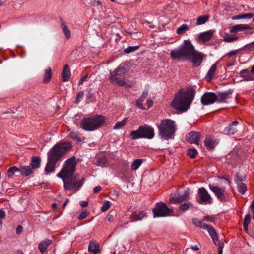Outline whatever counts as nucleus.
<instances>
[{"instance_id":"f257e3e1","label":"nucleus","mask_w":254,"mask_h":254,"mask_svg":"<svg viewBox=\"0 0 254 254\" xmlns=\"http://www.w3.org/2000/svg\"><path fill=\"white\" fill-rule=\"evenodd\" d=\"M75 157H72L67 159L57 176L61 178L64 183L65 190H74L77 191L83 185L84 178L78 180L79 175L74 174L76 170Z\"/></svg>"},{"instance_id":"f03ea898","label":"nucleus","mask_w":254,"mask_h":254,"mask_svg":"<svg viewBox=\"0 0 254 254\" xmlns=\"http://www.w3.org/2000/svg\"><path fill=\"white\" fill-rule=\"evenodd\" d=\"M204 54L197 51L191 42L184 40L178 48L170 52V57L173 60H187L192 62L194 66H199L202 62Z\"/></svg>"},{"instance_id":"7ed1b4c3","label":"nucleus","mask_w":254,"mask_h":254,"mask_svg":"<svg viewBox=\"0 0 254 254\" xmlns=\"http://www.w3.org/2000/svg\"><path fill=\"white\" fill-rule=\"evenodd\" d=\"M72 148V144L69 141L60 142L55 144L48 152L45 172L47 173L54 172L56 163Z\"/></svg>"},{"instance_id":"20e7f679","label":"nucleus","mask_w":254,"mask_h":254,"mask_svg":"<svg viewBox=\"0 0 254 254\" xmlns=\"http://www.w3.org/2000/svg\"><path fill=\"white\" fill-rule=\"evenodd\" d=\"M194 98L193 91L190 89H181L174 95L171 102L172 107L182 112L187 111Z\"/></svg>"},{"instance_id":"39448f33","label":"nucleus","mask_w":254,"mask_h":254,"mask_svg":"<svg viewBox=\"0 0 254 254\" xmlns=\"http://www.w3.org/2000/svg\"><path fill=\"white\" fill-rule=\"evenodd\" d=\"M105 120V117L100 115L85 117L80 121V127L86 131H94L104 125Z\"/></svg>"},{"instance_id":"423d86ee","label":"nucleus","mask_w":254,"mask_h":254,"mask_svg":"<svg viewBox=\"0 0 254 254\" xmlns=\"http://www.w3.org/2000/svg\"><path fill=\"white\" fill-rule=\"evenodd\" d=\"M158 134L161 138L165 140L172 139L176 131L175 122L171 119H164L157 126Z\"/></svg>"},{"instance_id":"0eeeda50","label":"nucleus","mask_w":254,"mask_h":254,"mask_svg":"<svg viewBox=\"0 0 254 254\" xmlns=\"http://www.w3.org/2000/svg\"><path fill=\"white\" fill-rule=\"evenodd\" d=\"M126 74V69L120 66L113 71L110 72L109 79L112 83H116L120 86L125 85L124 78Z\"/></svg>"},{"instance_id":"6e6552de","label":"nucleus","mask_w":254,"mask_h":254,"mask_svg":"<svg viewBox=\"0 0 254 254\" xmlns=\"http://www.w3.org/2000/svg\"><path fill=\"white\" fill-rule=\"evenodd\" d=\"M152 211L154 217H165L170 215L173 212L172 209H169L165 203L162 202L157 203Z\"/></svg>"},{"instance_id":"1a4fd4ad","label":"nucleus","mask_w":254,"mask_h":254,"mask_svg":"<svg viewBox=\"0 0 254 254\" xmlns=\"http://www.w3.org/2000/svg\"><path fill=\"white\" fill-rule=\"evenodd\" d=\"M139 131L141 133L142 138L152 139L155 135L153 128L148 125L139 127Z\"/></svg>"},{"instance_id":"9d476101","label":"nucleus","mask_w":254,"mask_h":254,"mask_svg":"<svg viewBox=\"0 0 254 254\" xmlns=\"http://www.w3.org/2000/svg\"><path fill=\"white\" fill-rule=\"evenodd\" d=\"M208 187L218 199L221 201H226V197L225 195L226 189L225 187H219L218 186H212L211 184H209Z\"/></svg>"},{"instance_id":"9b49d317","label":"nucleus","mask_w":254,"mask_h":254,"mask_svg":"<svg viewBox=\"0 0 254 254\" xmlns=\"http://www.w3.org/2000/svg\"><path fill=\"white\" fill-rule=\"evenodd\" d=\"M198 194L199 197L198 201L200 204L211 203V197L205 188H200L198 190Z\"/></svg>"},{"instance_id":"f8f14e48","label":"nucleus","mask_w":254,"mask_h":254,"mask_svg":"<svg viewBox=\"0 0 254 254\" xmlns=\"http://www.w3.org/2000/svg\"><path fill=\"white\" fill-rule=\"evenodd\" d=\"M217 96L214 93L207 92L201 97V101L203 105H207L213 104L217 101Z\"/></svg>"},{"instance_id":"ddd939ff","label":"nucleus","mask_w":254,"mask_h":254,"mask_svg":"<svg viewBox=\"0 0 254 254\" xmlns=\"http://www.w3.org/2000/svg\"><path fill=\"white\" fill-rule=\"evenodd\" d=\"M240 76L245 81H250L254 80V65L251 67L250 71L248 69H243L240 72Z\"/></svg>"},{"instance_id":"4468645a","label":"nucleus","mask_w":254,"mask_h":254,"mask_svg":"<svg viewBox=\"0 0 254 254\" xmlns=\"http://www.w3.org/2000/svg\"><path fill=\"white\" fill-rule=\"evenodd\" d=\"M200 135V133L198 132L191 131L186 135V140L190 143L198 145Z\"/></svg>"},{"instance_id":"2eb2a0df","label":"nucleus","mask_w":254,"mask_h":254,"mask_svg":"<svg viewBox=\"0 0 254 254\" xmlns=\"http://www.w3.org/2000/svg\"><path fill=\"white\" fill-rule=\"evenodd\" d=\"M189 196V191L186 190L182 195H175L170 199V201L174 203H181L183 201L187 200Z\"/></svg>"},{"instance_id":"dca6fc26","label":"nucleus","mask_w":254,"mask_h":254,"mask_svg":"<svg viewBox=\"0 0 254 254\" xmlns=\"http://www.w3.org/2000/svg\"><path fill=\"white\" fill-rule=\"evenodd\" d=\"M232 91H227L223 93H219L217 96V101L218 102H228L229 100L232 98Z\"/></svg>"},{"instance_id":"f3484780","label":"nucleus","mask_w":254,"mask_h":254,"mask_svg":"<svg viewBox=\"0 0 254 254\" xmlns=\"http://www.w3.org/2000/svg\"><path fill=\"white\" fill-rule=\"evenodd\" d=\"M218 144L216 140L211 136H207L204 140L205 147L210 150L214 149Z\"/></svg>"},{"instance_id":"a211bd4d","label":"nucleus","mask_w":254,"mask_h":254,"mask_svg":"<svg viewBox=\"0 0 254 254\" xmlns=\"http://www.w3.org/2000/svg\"><path fill=\"white\" fill-rule=\"evenodd\" d=\"M204 229H206L207 230L209 234L212 238L214 243L216 245H218L220 244V243H219L218 241L216 232L215 229L212 227V226H211L210 225H207L206 226H205Z\"/></svg>"},{"instance_id":"6ab92c4d","label":"nucleus","mask_w":254,"mask_h":254,"mask_svg":"<svg viewBox=\"0 0 254 254\" xmlns=\"http://www.w3.org/2000/svg\"><path fill=\"white\" fill-rule=\"evenodd\" d=\"M88 251L94 254H97L101 252L99 244L96 241H90L88 246Z\"/></svg>"},{"instance_id":"aec40b11","label":"nucleus","mask_w":254,"mask_h":254,"mask_svg":"<svg viewBox=\"0 0 254 254\" xmlns=\"http://www.w3.org/2000/svg\"><path fill=\"white\" fill-rule=\"evenodd\" d=\"M239 122L237 121L233 122L231 125L226 127L224 129V132L227 135H233L237 131V129L235 126L238 124Z\"/></svg>"},{"instance_id":"412c9836","label":"nucleus","mask_w":254,"mask_h":254,"mask_svg":"<svg viewBox=\"0 0 254 254\" xmlns=\"http://www.w3.org/2000/svg\"><path fill=\"white\" fill-rule=\"evenodd\" d=\"M214 34V31L209 30L200 33L198 36V39L203 42L209 41L212 37Z\"/></svg>"},{"instance_id":"4be33fe9","label":"nucleus","mask_w":254,"mask_h":254,"mask_svg":"<svg viewBox=\"0 0 254 254\" xmlns=\"http://www.w3.org/2000/svg\"><path fill=\"white\" fill-rule=\"evenodd\" d=\"M146 214L143 211H135L132 213L130 216V222L141 220L145 216Z\"/></svg>"},{"instance_id":"5701e85b","label":"nucleus","mask_w":254,"mask_h":254,"mask_svg":"<svg viewBox=\"0 0 254 254\" xmlns=\"http://www.w3.org/2000/svg\"><path fill=\"white\" fill-rule=\"evenodd\" d=\"M52 242V240L50 239H46L41 241L38 246L40 251L42 253L45 252L47 250L48 247L51 244Z\"/></svg>"},{"instance_id":"b1692460","label":"nucleus","mask_w":254,"mask_h":254,"mask_svg":"<svg viewBox=\"0 0 254 254\" xmlns=\"http://www.w3.org/2000/svg\"><path fill=\"white\" fill-rule=\"evenodd\" d=\"M19 171L21 175L28 176L33 172V169L31 166H23L19 168Z\"/></svg>"},{"instance_id":"393cba45","label":"nucleus","mask_w":254,"mask_h":254,"mask_svg":"<svg viewBox=\"0 0 254 254\" xmlns=\"http://www.w3.org/2000/svg\"><path fill=\"white\" fill-rule=\"evenodd\" d=\"M70 72L68 64H65L64 66L62 72V78L64 82L67 81L70 77Z\"/></svg>"},{"instance_id":"a878e982","label":"nucleus","mask_w":254,"mask_h":254,"mask_svg":"<svg viewBox=\"0 0 254 254\" xmlns=\"http://www.w3.org/2000/svg\"><path fill=\"white\" fill-rule=\"evenodd\" d=\"M41 163V159L38 156H33L32 158L30 165L31 167L33 169H36L40 167Z\"/></svg>"},{"instance_id":"bb28decb","label":"nucleus","mask_w":254,"mask_h":254,"mask_svg":"<svg viewBox=\"0 0 254 254\" xmlns=\"http://www.w3.org/2000/svg\"><path fill=\"white\" fill-rule=\"evenodd\" d=\"M238 191L242 194H244L247 190L246 185L242 182V180H238L236 182Z\"/></svg>"},{"instance_id":"cd10ccee","label":"nucleus","mask_w":254,"mask_h":254,"mask_svg":"<svg viewBox=\"0 0 254 254\" xmlns=\"http://www.w3.org/2000/svg\"><path fill=\"white\" fill-rule=\"evenodd\" d=\"M61 28L64 31L66 38L67 39L70 38L71 37L70 30L68 29L67 25L63 20L62 21Z\"/></svg>"},{"instance_id":"c85d7f7f","label":"nucleus","mask_w":254,"mask_h":254,"mask_svg":"<svg viewBox=\"0 0 254 254\" xmlns=\"http://www.w3.org/2000/svg\"><path fill=\"white\" fill-rule=\"evenodd\" d=\"M217 68V63H215L213 64L210 69L208 70L207 75H206V78L208 79L209 80H210L212 79V77H213L215 72L216 71Z\"/></svg>"},{"instance_id":"c756f323","label":"nucleus","mask_w":254,"mask_h":254,"mask_svg":"<svg viewBox=\"0 0 254 254\" xmlns=\"http://www.w3.org/2000/svg\"><path fill=\"white\" fill-rule=\"evenodd\" d=\"M254 16L253 13H246L238 15L232 17L233 20H238L241 19H251Z\"/></svg>"},{"instance_id":"7c9ffc66","label":"nucleus","mask_w":254,"mask_h":254,"mask_svg":"<svg viewBox=\"0 0 254 254\" xmlns=\"http://www.w3.org/2000/svg\"><path fill=\"white\" fill-rule=\"evenodd\" d=\"M127 120L128 118H125L122 121L117 122L114 126L113 129L117 130L122 128L126 124Z\"/></svg>"},{"instance_id":"2f4dec72","label":"nucleus","mask_w":254,"mask_h":254,"mask_svg":"<svg viewBox=\"0 0 254 254\" xmlns=\"http://www.w3.org/2000/svg\"><path fill=\"white\" fill-rule=\"evenodd\" d=\"M246 28V25L245 24H238L233 26L231 30V33H234L240 31H243L245 30Z\"/></svg>"},{"instance_id":"473e14b6","label":"nucleus","mask_w":254,"mask_h":254,"mask_svg":"<svg viewBox=\"0 0 254 254\" xmlns=\"http://www.w3.org/2000/svg\"><path fill=\"white\" fill-rule=\"evenodd\" d=\"M51 78V69L48 68L45 70L43 82L45 83H48Z\"/></svg>"},{"instance_id":"72a5a7b5","label":"nucleus","mask_w":254,"mask_h":254,"mask_svg":"<svg viewBox=\"0 0 254 254\" xmlns=\"http://www.w3.org/2000/svg\"><path fill=\"white\" fill-rule=\"evenodd\" d=\"M209 16L208 15L199 16L197 19L196 24L197 25H202L205 23L209 19Z\"/></svg>"},{"instance_id":"f704fd0d","label":"nucleus","mask_w":254,"mask_h":254,"mask_svg":"<svg viewBox=\"0 0 254 254\" xmlns=\"http://www.w3.org/2000/svg\"><path fill=\"white\" fill-rule=\"evenodd\" d=\"M143 161L141 159L135 160L131 164V168L132 170H137L141 165Z\"/></svg>"},{"instance_id":"c9c22d12","label":"nucleus","mask_w":254,"mask_h":254,"mask_svg":"<svg viewBox=\"0 0 254 254\" xmlns=\"http://www.w3.org/2000/svg\"><path fill=\"white\" fill-rule=\"evenodd\" d=\"M130 135L132 140H135L138 138H142V137H141V133L139 131V128L137 130L131 131L130 133Z\"/></svg>"},{"instance_id":"e433bc0d","label":"nucleus","mask_w":254,"mask_h":254,"mask_svg":"<svg viewBox=\"0 0 254 254\" xmlns=\"http://www.w3.org/2000/svg\"><path fill=\"white\" fill-rule=\"evenodd\" d=\"M107 162V159L106 157H102L99 158L95 162V164L97 166H104Z\"/></svg>"},{"instance_id":"4c0bfd02","label":"nucleus","mask_w":254,"mask_h":254,"mask_svg":"<svg viewBox=\"0 0 254 254\" xmlns=\"http://www.w3.org/2000/svg\"><path fill=\"white\" fill-rule=\"evenodd\" d=\"M69 136L71 138L76 140L77 141H78L79 142H81L82 141L81 136L78 132H71L69 133Z\"/></svg>"},{"instance_id":"58836bf2","label":"nucleus","mask_w":254,"mask_h":254,"mask_svg":"<svg viewBox=\"0 0 254 254\" xmlns=\"http://www.w3.org/2000/svg\"><path fill=\"white\" fill-rule=\"evenodd\" d=\"M15 172H19V168L16 166H13L9 168L7 171V175L9 178H11Z\"/></svg>"},{"instance_id":"ea45409f","label":"nucleus","mask_w":254,"mask_h":254,"mask_svg":"<svg viewBox=\"0 0 254 254\" xmlns=\"http://www.w3.org/2000/svg\"><path fill=\"white\" fill-rule=\"evenodd\" d=\"M188 29V26L186 24H183L177 29L176 32L178 34H182Z\"/></svg>"},{"instance_id":"a19ab883","label":"nucleus","mask_w":254,"mask_h":254,"mask_svg":"<svg viewBox=\"0 0 254 254\" xmlns=\"http://www.w3.org/2000/svg\"><path fill=\"white\" fill-rule=\"evenodd\" d=\"M139 46H129L127 48L125 49L124 52L127 54H129L139 49Z\"/></svg>"},{"instance_id":"79ce46f5","label":"nucleus","mask_w":254,"mask_h":254,"mask_svg":"<svg viewBox=\"0 0 254 254\" xmlns=\"http://www.w3.org/2000/svg\"><path fill=\"white\" fill-rule=\"evenodd\" d=\"M111 203L109 201H105L101 208V211L103 212L107 211L111 207Z\"/></svg>"},{"instance_id":"37998d69","label":"nucleus","mask_w":254,"mask_h":254,"mask_svg":"<svg viewBox=\"0 0 254 254\" xmlns=\"http://www.w3.org/2000/svg\"><path fill=\"white\" fill-rule=\"evenodd\" d=\"M191 206H192V204L190 202H188L180 205L179 209L182 212H184L188 210Z\"/></svg>"},{"instance_id":"c03bdc74","label":"nucleus","mask_w":254,"mask_h":254,"mask_svg":"<svg viewBox=\"0 0 254 254\" xmlns=\"http://www.w3.org/2000/svg\"><path fill=\"white\" fill-rule=\"evenodd\" d=\"M239 37L236 36H228L223 38V41L226 42L231 43L233 41H236L238 39Z\"/></svg>"},{"instance_id":"a18cd8bd","label":"nucleus","mask_w":254,"mask_h":254,"mask_svg":"<svg viewBox=\"0 0 254 254\" xmlns=\"http://www.w3.org/2000/svg\"><path fill=\"white\" fill-rule=\"evenodd\" d=\"M198 153V152L195 149H190L188 151V155L191 158H194L196 157V155Z\"/></svg>"},{"instance_id":"49530a36","label":"nucleus","mask_w":254,"mask_h":254,"mask_svg":"<svg viewBox=\"0 0 254 254\" xmlns=\"http://www.w3.org/2000/svg\"><path fill=\"white\" fill-rule=\"evenodd\" d=\"M194 224L197 227H199L200 228H201L202 229H205V226H206L207 224L204 223L203 222L198 220H194Z\"/></svg>"},{"instance_id":"de8ad7c7","label":"nucleus","mask_w":254,"mask_h":254,"mask_svg":"<svg viewBox=\"0 0 254 254\" xmlns=\"http://www.w3.org/2000/svg\"><path fill=\"white\" fill-rule=\"evenodd\" d=\"M143 102V100L140 99H138L136 102V106L140 109L142 110H145L146 108H144L142 106V102Z\"/></svg>"},{"instance_id":"09e8293b","label":"nucleus","mask_w":254,"mask_h":254,"mask_svg":"<svg viewBox=\"0 0 254 254\" xmlns=\"http://www.w3.org/2000/svg\"><path fill=\"white\" fill-rule=\"evenodd\" d=\"M83 96H84V93L83 92H79L77 94V95L76 96V103H78V102H79L81 101V100L83 98Z\"/></svg>"},{"instance_id":"8fccbe9b","label":"nucleus","mask_w":254,"mask_h":254,"mask_svg":"<svg viewBox=\"0 0 254 254\" xmlns=\"http://www.w3.org/2000/svg\"><path fill=\"white\" fill-rule=\"evenodd\" d=\"M245 30H246V34H253L254 33V28L252 27L248 26V25H246V28Z\"/></svg>"},{"instance_id":"3c124183","label":"nucleus","mask_w":254,"mask_h":254,"mask_svg":"<svg viewBox=\"0 0 254 254\" xmlns=\"http://www.w3.org/2000/svg\"><path fill=\"white\" fill-rule=\"evenodd\" d=\"M88 215V213L86 211H84L82 212L78 216V219L79 220H81L84 218H85Z\"/></svg>"},{"instance_id":"603ef678","label":"nucleus","mask_w":254,"mask_h":254,"mask_svg":"<svg viewBox=\"0 0 254 254\" xmlns=\"http://www.w3.org/2000/svg\"><path fill=\"white\" fill-rule=\"evenodd\" d=\"M251 216L250 214H247L245 215L244 220V223L245 224H249L251 222Z\"/></svg>"},{"instance_id":"864d4df0","label":"nucleus","mask_w":254,"mask_h":254,"mask_svg":"<svg viewBox=\"0 0 254 254\" xmlns=\"http://www.w3.org/2000/svg\"><path fill=\"white\" fill-rule=\"evenodd\" d=\"M214 217L210 216H205L204 217L203 220L204 221H208L211 222H213L214 221Z\"/></svg>"},{"instance_id":"5fc2aeb1","label":"nucleus","mask_w":254,"mask_h":254,"mask_svg":"<svg viewBox=\"0 0 254 254\" xmlns=\"http://www.w3.org/2000/svg\"><path fill=\"white\" fill-rule=\"evenodd\" d=\"M12 113H14V112L11 110H8L6 111V112H4L3 113V115L7 114H9L10 115H8L7 116L5 117L4 118H11V117H14L13 116L11 115Z\"/></svg>"},{"instance_id":"6e6d98bb","label":"nucleus","mask_w":254,"mask_h":254,"mask_svg":"<svg viewBox=\"0 0 254 254\" xmlns=\"http://www.w3.org/2000/svg\"><path fill=\"white\" fill-rule=\"evenodd\" d=\"M148 95V92L147 91H144L140 98L139 99H142V100H144V99L147 97Z\"/></svg>"},{"instance_id":"4d7b16f0","label":"nucleus","mask_w":254,"mask_h":254,"mask_svg":"<svg viewBox=\"0 0 254 254\" xmlns=\"http://www.w3.org/2000/svg\"><path fill=\"white\" fill-rule=\"evenodd\" d=\"M101 189L102 188L100 186H96L94 188L93 192L94 193L96 194L99 192L101 190Z\"/></svg>"},{"instance_id":"13d9d810","label":"nucleus","mask_w":254,"mask_h":254,"mask_svg":"<svg viewBox=\"0 0 254 254\" xmlns=\"http://www.w3.org/2000/svg\"><path fill=\"white\" fill-rule=\"evenodd\" d=\"M238 51H239V50H234V51H230V52H229L228 53V56L229 57H232L234 55H235Z\"/></svg>"},{"instance_id":"bf43d9fd","label":"nucleus","mask_w":254,"mask_h":254,"mask_svg":"<svg viewBox=\"0 0 254 254\" xmlns=\"http://www.w3.org/2000/svg\"><path fill=\"white\" fill-rule=\"evenodd\" d=\"M88 202L86 201H82L80 202V205L82 207H86L88 206Z\"/></svg>"},{"instance_id":"052dcab7","label":"nucleus","mask_w":254,"mask_h":254,"mask_svg":"<svg viewBox=\"0 0 254 254\" xmlns=\"http://www.w3.org/2000/svg\"><path fill=\"white\" fill-rule=\"evenodd\" d=\"M146 103L147 105V109H148L152 106L153 102L151 99H148L146 101Z\"/></svg>"},{"instance_id":"680f3d73","label":"nucleus","mask_w":254,"mask_h":254,"mask_svg":"<svg viewBox=\"0 0 254 254\" xmlns=\"http://www.w3.org/2000/svg\"><path fill=\"white\" fill-rule=\"evenodd\" d=\"M218 247V254H223V244H219Z\"/></svg>"},{"instance_id":"e2e57ef3","label":"nucleus","mask_w":254,"mask_h":254,"mask_svg":"<svg viewBox=\"0 0 254 254\" xmlns=\"http://www.w3.org/2000/svg\"><path fill=\"white\" fill-rule=\"evenodd\" d=\"M245 47H247L250 50L254 49V41L249 44L246 45Z\"/></svg>"},{"instance_id":"0e129e2a","label":"nucleus","mask_w":254,"mask_h":254,"mask_svg":"<svg viewBox=\"0 0 254 254\" xmlns=\"http://www.w3.org/2000/svg\"><path fill=\"white\" fill-rule=\"evenodd\" d=\"M23 227L21 225H18L16 228V233L20 234L22 231Z\"/></svg>"},{"instance_id":"69168bd1","label":"nucleus","mask_w":254,"mask_h":254,"mask_svg":"<svg viewBox=\"0 0 254 254\" xmlns=\"http://www.w3.org/2000/svg\"><path fill=\"white\" fill-rule=\"evenodd\" d=\"M5 217V212L1 209H0V219H3Z\"/></svg>"},{"instance_id":"338daca9","label":"nucleus","mask_w":254,"mask_h":254,"mask_svg":"<svg viewBox=\"0 0 254 254\" xmlns=\"http://www.w3.org/2000/svg\"><path fill=\"white\" fill-rule=\"evenodd\" d=\"M87 77V75H86L85 76L82 77L80 80L79 81V84H82L83 82L86 80V78Z\"/></svg>"},{"instance_id":"774afa93","label":"nucleus","mask_w":254,"mask_h":254,"mask_svg":"<svg viewBox=\"0 0 254 254\" xmlns=\"http://www.w3.org/2000/svg\"><path fill=\"white\" fill-rule=\"evenodd\" d=\"M250 209L252 211L254 210V200L252 201L250 205Z\"/></svg>"}]
</instances>
